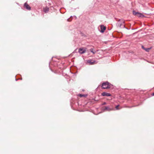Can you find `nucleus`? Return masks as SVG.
I'll list each match as a JSON object with an SVG mask.
<instances>
[{
  "label": "nucleus",
  "instance_id": "12",
  "mask_svg": "<svg viewBox=\"0 0 154 154\" xmlns=\"http://www.w3.org/2000/svg\"><path fill=\"white\" fill-rule=\"evenodd\" d=\"M79 96L80 97H85L86 96V95H84V94H80L79 95Z\"/></svg>",
  "mask_w": 154,
  "mask_h": 154
},
{
  "label": "nucleus",
  "instance_id": "9",
  "mask_svg": "<svg viewBox=\"0 0 154 154\" xmlns=\"http://www.w3.org/2000/svg\"><path fill=\"white\" fill-rule=\"evenodd\" d=\"M105 109L108 110V111H110L112 110V109L111 108H110L108 106H105Z\"/></svg>",
  "mask_w": 154,
  "mask_h": 154
},
{
  "label": "nucleus",
  "instance_id": "4",
  "mask_svg": "<svg viewBox=\"0 0 154 154\" xmlns=\"http://www.w3.org/2000/svg\"><path fill=\"white\" fill-rule=\"evenodd\" d=\"M24 7L26 9L30 10H31V7L29 6L27 4L26 2L24 3Z\"/></svg>",
  "mask_w": 154,
  "mask_h": 154
},
{
  "label": "nucleus",
  "instance_id": "8",
  "mask_svg": "<svg viewBox=\"0 0 154 154\" xmlns=\"http://www.w3.org/2000/svg\"><path fill=\"white\" fill-rule=\"evenodd\" d=\"M43 10H44V11L45 13H47L48 11L49 10V8H48L47 7H46L45 8H44Z\"/></svg>",
  "mask_w": 154,
  "mask_h": 154
},
{
  "label": "nucleus",
  "instance_id": "2",
  "mask_svg": "<svg viewBox=\"0 0 154 154\" xmlns=\"http://www.w3.org/2000/svg\"><path fill=\"white\" fill-rule=\"evenodd\" d=\"M117 24L118 26L119 27L124 28L125 27L124 25V21L123 20H121V22L120 20H119L118 21Z\"/></svg>",
  "mask_w": 154,
  "mask_h": 154
},
{
  "label": "nucleus",
  "instance_id": "7",
  "mask_svg": "<svg viewBox=\"0 0 154 154\" xmlns=\"http://www.w3.org/2000/svg\"><path fill=\"white\" fill-rule=\"evenodd\" d=\"M102 95L103 96H110L111 94L109 93H107L105 92H103L102 93Z\"/></svg>",
  "mask_w": 154,
  "mask_h": 154
},
{
  "label": "nucleus",
  "instance_id": "10",
  "mask_svg": "<svg viewBox=\"0 0 154 154\" xmlns=\"http://www.w3.org/2000/svg\"><path fill=\"white\" fill-rule=\"evenodd\" d=\"M138 12H136L134 11H133V14L134 15H137L138 14Z\"/></svg>",
  "mask_w": 154,
  "mask_h": 154
},
{
  "label": "nucleus",
  "instance_id": "5",
  "mask_svg": "<svg viewBox=\"0 0 154 154\" xmlns=\"http://www.w3.org/2000/svg\"><path fill=\"white\" fill-rule=\"evenodd\" d=\"M95 61L94 60H88L87 63H89L90 65H93L95 64Z\"/></svg>",
  "mask_w": 154,
  "mask_h": 154
},
{
  "label": "nucleus",
  "instance_id": "15",
  "mask_svg": "<svg viewBox=\"0 0 154 154\" xmlns=\"http://www.w3.org/2000/svg\"><path fill=\"white\" fill-rule=\"evenodd\" d=\"M144 49L146 51H149V50L150 49L149 48H146V49Z\"/></svg>",
  "mask_w": 154,
  "mask_h": 154
},
{
  "label": "nucleus",
  "instance_id": "1",
  "mask_svg": "<svg viewBox=\"0 0 154 154\" xmlns=\"http://www.w3.org/2000/svg\"><path fill=\"white\" fill-rule=\"evenodd\" d=\"M102 87L103 89L109 88H110V84L108 82H103L102 84Z\"/></svg>",
  "mask_w": 154,
  "mask_h": 154
},
{
  "label": "nucleus",
  "instance_id": "17",
  "mask_svg": "<svg viewBox=\"0 0 154 154\" xmlns=\"http://www.w3.org/2000/svg\"><path fill=\"white\" fill-rule=\"evenodd\" d=\"M69 19H67V20H68V21H69Z\"/></svg>",
  "mask_w": 154,
  "mask_h": 154
},
{
  "label": "nucleus",
  "instance_id": "13",
  "mask_svg": "<svg viewBox=\"0 0 154 154\" xmlns=\"http://www.w3.org/2000/svg\"><path fill=\"white\" fill-rule=\"evenodd\" d=\"M119 105H117V106H116V109L117 110H119Z\"/></svg>",
  "mask_w": 154,
  "mask_h": 154
},
{
  "label": "nucleus",
  "instance_id": "16",
  "mask_svg": "<svg viewBox=\"0 0 154 154\" xmlns=\"http://www.w3.org/2000/svg\"><path fill=\"white\" fill-rule=\"evenodd\" d=\"M106 104V102H104V103H103L102 105H105Z\"/></svg>",
  "mask_w": 154,
  "mask_h": 154
},
{
  "label": "nucleus",
  "instance_id": "14",
  "mask_svg": "<svg viewBox=\"0 0 154 154\" xmlns=\"http://www.w3.org/2000/svg\"><path fill=\"white\" fill-rule=\"evenodd\" d=\"M142 15V14L138 12V14L137 15V16L139 17H141Z\"/></svg>",
  "mask_w": 154,
  "mask_h": 154
},
{
  "label": "nucleus",
  "instance_id": "3",
  "mask_svg": "<svg viewBox=\"0 0 154 154\" xmlns=\"http://www.w3.org/2000/svg\"><path fill=\"white\" fill-rule=\"evenodd\" d=\"M86 49L84 48H81L79 49V52L81 54L84 53L86 52Z\"/></svg>",
  "mask_w": 154,
  "mask_h": 154
},
{
  "label": "nucleus",
  "instance_id": "11",
  "mask_svg": "<svg viewBox=\"0 0 154 154\" xmlns=\"http://www.w3.org/2000/svg\"><path fill=\"white\" fill-rule=\"evenodd\" d=\"M90 51L92 53H93V54H94L96 52V51H93V49H91V48L90 49Z\"/></svg>",
  "mask_w": 154,
  "mask_h": 154
},
{
  "label": "nucleus",
  "instance_id": "6",
  "mask_svg": "<svg viewBox=\"0 0 154 154\" xmlns=\"http://www.w3.org/2000/svg\"><path fill=\"white\" fill-rule=\"evenodd\" d=\"M100 28L101 30L100 31V32H104V31L106 29V27L104 26L103 25H101L100 26Z\"/></svg>",
  "mask_w": 154,
  "mask_h": 154
},
{
  "label": "nucleus",
  "instance_id": "18",
  "mask_svg": "<svg viewBox=\"0 0 154 154\" xmlns=\"http://www.w3.org/2000/svg\"><path fill=\"white\" fill-rule=\"evenodd\" d=\"M153 94V95H154V92L153 93V94Z\"/></svg>",
  "mask_w": 154,
  "mask_h": 154
}]
</instances>
